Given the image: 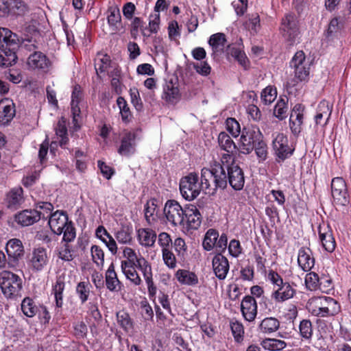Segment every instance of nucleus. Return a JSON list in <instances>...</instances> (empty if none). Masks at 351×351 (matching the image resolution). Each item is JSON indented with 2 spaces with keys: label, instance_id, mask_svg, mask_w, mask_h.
<instances>
[{
  "label": "nucleus",
  "instance_id": "nucleus-1",
  "mask_svg": "<svg viewBox=\"0 0 351 351\" xmlns=\"http://www.w3.org/2000/svg\"><path fill=\"white\" fill-rule=\"evenodd\" d=\"M19 48L17 34L5 27H0V66L8 67L16 62Z\"/></svg>",
  "mask_w": 351,
  "mask_h": 351
},
{
  "label": "nucleus",
  "instance_id": "nucleus-2",
  "mask_svg": "<svg viewBox=\"0 0 351 351\" xmlns=\"http://www.w3.org/2000/svg\"><path fill=\"white\" fill-rule=\"evenodd\" d=\"M271 148L275 161L278 164L290 158L295 152V147L289 145L287 136L283 133L273 134Z\"/></svg>",
  "mask_w": 351,
  "mask_h": 351
},
{
  "label": "nucleus",
  "instance_id": "nucleus-3",
  "mask_svg": "<svg viewBox=\"0 0 351 351\" xmlns=\"http://www.w3.org/2000/svg\"><path fill=\"white\" fill-rule=\"evenodd\" d=\"M280 33L289 45L293 46L300 32L299 21L294 14L289 13L281 19Z\"/></svg>",
  "mask_w": 351,
  "mask_h": 351
},
{
  "label": "nucleus",
  "instance_id": "nucleus-4",
  "mask_svg": "<svg viewBox=\"0 0 351 351\" xmlns=\"http://www.w3.org/2000/svg\"><path fill=\"white\" fill-rule=\"evenodd\" d=\"M264 138L258 127L250 125L244 127L240 138L239 152L243 154H250L256 143Z\"/></svg>",
  "mask_w": 351,
  "mask_h": 351
},
{
  "label": "nucleus",
  "instance_id": "nucleus-5",
  "mask_svg": "<svg viewBox=\"0 0 351 351\" xmlns=\"http://www.w3.org/2000/svg\"><path fill=\"white\" fill-rule=\"evenodd\" d=\"M199 178L195 172L189 173L181 178L180 182V191L182 196L188 201L195 199L203 189L199 182Z\"/></svg>",
  "mask_w": 351,
  "mask_h": 351
},
{
  "label": "nucleus",
  "instance_id": "nucleus-6",
  "mask_svg": "<svg viewBox=\"0 0 351 351\" xmlns=\"http://www.w3.org/2000/svg\"><path fill=\"white\" fill-rule=\"evenodd\" d=\"M163 213L172 226H184V207H182L176 200H167L163 208Z\"/></svg>",
  "mask_w": 351,
  "mask_h": 351
},
{
  "label": "nucleus",
  "instance_id": "nucleus-7",
  "mask_svg": "<svg viewBox=\"0 0 351 351\" xmlns=\"http://www.w3.org/2000/svg\"><path fill=\"white\" fill-rule=\"evenodd\" d=\"M331 193L335 204L346 206L350 203L347 184L341 177H335L331 181Z\"/></svg>",
  "mask_w": 351,
  "mask_h": 351
},
{
  "label": "nucleus",
  "instance_id": "nucleus-8",
  "mask_svg": "<svg viewBox=\"0 0 351 351\" xmlns=\"http://www.w3.org/2000/svg\"><path fill=\"white\" fill-rule=\"evenodd\" d=\"M38 22L32 20L23 31V50L31 52L38 49V43L41 34L38 29Z\"/></svg>",
  "mask_w": 351,
  "mask_h": 351
},
{
  "label": "nucleus",
  "instance_id": "nucleus-9",
  "mask_svg": "<svg viewBox=\"0 0 351 351\" xmlns=\"http://www.w3.org/2000/svg\"><path fill=\"white\" fill-rule=\"evenodd\" d=\"M227 184L234 191H241L245 184V176L241 167L232 162L226 166Z\"/></svg>",
  "mask_w": 351,
  "mask_h": 351
},
{
  "label": "nucleus",
  "instance_id": "nucleus-10",
  "mask_svg": "<svg viewBox=\"0 0 351 351\" xmlns=\"http://www.w3.org/2000/svg\"><path fill=\"white\" fill-rule=\"evenodd\" d=\"M212 172H206V176H213V189H224L227 187V170L226 167L220 162L215 161L211 165Z\"/></svg>",
  "mask_w": 351,
  "mask_h": 351
},
{
  "label": "nucleus",
  "instance_id": "nucleus-11",
  "mask_svg": "<svg viewBox=\"0 0 351 351\" xmlns=\"http://www.w3.org/2000/svg\"><path fill=\"white\" fill-rule=\"evenodd\" d=\"M137 134L131 131H126L121 136L120 145L117 149V153L125 157H130L136 153Z\"/></svg>",
  "mask_w": 351,
  "mask_h": 351
},
{
  "label": "nucleus",
  "instance_id": "nucleus-12",
  "mask_svg": "<svg viewBox=\"0 0 351 351\" xmlns=\"http://www.w3.org/2000/svg\"><path fill=\"white\" fill-rule=\"evenodd\" d=\"M70 221L66 211L57 210L50 215L48 224L54 234L60 235Z\"/></svg>",
  "mask_w": 351,
  "mask_h": 351
},
{
  "label": "nucleus",
  "instance_id": "nucleus-13",
  "mask_svg": "<svg viewBox=\"0 0 351 351\" xmlns=\"http://www.w3.org/2000/svg\"><path fill=\"white\" fill-rule=\"evenodd\" d=\"M227 56L232 57L244 70L250 67V62L243 49L242 45L229 44L225 49Z\"/></svg>",
  "mask_w": 351,
  "mask_h": 351
},
{
  "label": "nucleus",
  "instance_id": "nucleus-14",
  "mask_svg": "<svg viewBox=\"0 0 351 351\" xmlns=\"http://www.w3.org/2000/svg\"><path fill=\"white\" fill-rule=\"evenodd\" d=\"M184 213V225L189 229H198L201 226L202 217L197 206L191 204H186Z\"/></svg>",
  "mask_w": 351,
  "mask_h": 351
},
{
  "label": "nucleus",
  "instance_id": "nucleus-15",
  "mask_svg": "<svg viewBox=\"0 0 351 351\" xmlns=\"http://www.w3.org/2000/svg\"><path fill=\"white\" fill-rule=\"evenodd\" d=\"M317 229L323 248L328 252H332L336 247V241L330 226L328 224H319Z\"/></svg>",
  "mask_w": 351,
  "mask_h": 351
},
{
  "label": "nucleus",
  "instance_id": "nucleus-16",
  "mask_svg": "<svg viewBox=\"0 0 351 351\" xmlns=\"http://www.w3.org/2000/svg\"><path fill=\"white\" fill-rule=\"evenodd\" d=\"M71 100V110L73 122H77L80 117L81 108L80 104L83 101L84 95L83 89L80 84H75L73 87Z\"/></svg>",
  "mask_w": 351,
  "mask_h": 351
},
{
  "label": "nucleus",
  "instance_id": "nucleus-17",
  "mask_svg": "<svg viewBox=\"0 0 351 351\" xmlns=\"http://www.w3.org/2000/svg\"><path fill=\"white\" fill-rule=\"evenodd\" d=\"M315 263L312 250L308 247H302L298 250V263L299 267L304 271H311Z\"/></svg>",
  "mask_w": 351,
  "mask_h": 351
},
{
  "label": "nucleus",
  "instance_id": "nucleus-18",
  "mask_svg": "<svg viewBox=\"0 0 351 351\" xmlns=\"http://www.w3.org/2000/svg\"><path fill=\"white\" fill-rule=\"evenodd\" d=\"M32 53L28 56L27 65L31 69H47L49 64V60L43 52L32 50Z\"/></svg>",
  "mask_w": 351,
  "mask_h": 351
},
{
  "label": "nucleus",
  "instance_id": "nucleus-19",
  "mask_svg": "<svg viewBox=\"0 0 351 351\" xmlns=\"http://www.w3.org/2000/svg\"><path fill=\"white\" fill-rule=\"evenodd\" d=\"M16 110L14 104L8 99L0 101V124H8L15 116Z\"/></svg>",
  "mask_w": 351,
  "mask_h": 351
},
{
  "label": "nucleus",
  "instance_id": "nucleus-20",
  "mask_svg": "<svg viewBox=\"0 0 351 351\" xmlns=\"http://www.w3.org/2000/svg\"><path fill=\"white\" fill-rule=\"evenodd\" d=\"M241 310L245 320L254 321L257 315V304L255 299L250 295L245 296L241 302Z\"/></svg>",
  "mask_w": 351,
  "mask_h": 351
},
{
  "label": "nucleus",
  "instance_id": "nucleus-21",
  "mask_svg": "<svg viewBox=\"0 0 351 351\" xmlns=\"http://www.w3.org/2000/svg\"><path fill=\"white\" fill-rule=\"evenodd\" d=\"M213 267L216 276L224 279L229 270V263L226 257L221 254H217L213 260Z\"/></svg>",
  "mask_w": 351,
  "mask_h": 351
},
{
  "label": "nucleus",
  "instance_id": "nucleus-22",
  "mask_svg": "<svg viewBox=\"0 0 351 351\" xmlns=\"http://www.w3.org/2000/svg\"><path fill=\"white\" fill-rule=\"evenodd\" d=\"M48 262L47 250L43 247L34 248L30 258L31 265L36 270H40Z\"/></svg>",
  "mask_w": 351,
  "mask_h": 351
},
{
  "label": "nucleus",
  "instance_id": "nucleus-23",
  "mask_svg": "<svg viewBox=\"0 0 351 351\" xmlns=\"http://www.w3.org/2000/svg\"><path fill=\"white\" fill-rule=\"evenodd\" d=\"M21 7V0L0 1V17L19 15Z\"/></svg>",
  "mask_w": 351,
  "mask_h": 351
},
{
  "label": "nucleus",
  "instance_id": "nucleus-24",
  "mask_svg": "<svg viewBox=\"0 0 351 351\" xmlns=\"http://www.w3.org/2000/svg\"><path fill=\"white\" fill-rule=\"evenodd\" d=\"M158 200L156 198L149 199L144 205L145 219L149 225L158 221Z\"/></svg>",
  "mask_w": 351,
  "mask_h": 351
},
{
  "label": "nucleus",
  "instance_id": "nucleus-25",
  "mask_svg": "<svg viewBox=\"0 0 351 351\" xmlns=\"http://www.w3.org/2000/svg\"><path fill=\"white\" fill-rule=\"evenodd\" d=\"M156 232L151 228H139L137 230V239L139 243L145 247H152L156 239Z\"/></svg>",
  "mask_w": 351,
  "mask_h": 351
},
{
  "label": "nucleus",
  "instance_id": "nucleus-26",
  "mask_svg": "<svg viewBox=\"0 0 351 351\" xmlns=\"http://www.w3.org/2000/svg\"><path fill=\"white\" fill-rule=\"evenodd\" d=\"M306 309L313 316L319 318L335 317L341 312V308L335 309V308H332V306H330V308L319 307L308 304H306Z\"/></svg>",
  "mask_w": 351,
  "mask_h": 351
},
{
  "label": "nucleus",
  "instance_id": "nucleus-27",
  "mask_svg": "<svg viewBox=\"0 0 351 351\" xmlns=\"http://www.w3.org/2000/svg\"><path fill=\"white\" fill-rule=\"evenodd\" d=\"M226 43V37L223 33L214 34L210 36L208 40V44L212 48L213 54L225 52Z\"/></svg>",
  "mask_w": 351,
  "mask_h": 351
},
{
  "label": "nucleus",
  "instance_id": "nucleus-28",
  "mask_svg": "<svg viewBox=\"0 0 351 351\" xmlns=\"http://www.w3.org/2000/svg\"><path fill=\"white\" fill-rule=\"evenodd\" d=\"M107 21L112 31L119 30L121 26V16L117 5L110 6L107 10Z\"/></svg>",
  "mask_w": 351,
  "mask_h": 351
},
{
  "label": "nucleus",
  "instance_id": "nucleus-29",
  "mask_svg": "<svg viewBox=\"0 0 351 351\" xmlns=\"http://www.w3.org/2000/svg\"><path fill=\"white\" fill-rule=\"evenodd\" d=\"M306 304L319 307L330 308V306H332L335 308V309L341 308L339 303L336 300L324 295L312 297L308 300Z\"/></svg>",
  "mask_w": 351,
  "mask_h": 351
},
{
  "label": "nucleus",
  "instance_id": "nucleus-30",
  "mask_svg": "<svg viewBox=\"0 0 351 351\" xmlns=\"http://www.w3.org/2000/svg\"><path fill=\"white\" fill-rule=\"evenodd\" d=\"M22 199V187L12 189L6 195L5 202L8 208L15 210L20 207Z\"/></svg>",
  "mask_w": 351,
  "mask_h": 351
},
{
  "label": "nucleus",
  "instance_id": "nucleus-31",
  "mask_svg": "<svg viewBox=\"0 0 351 351\" xmlns=\"http://www.w3.org/2000/svg\"><path fill=\"white\" fill-rule=\"evenodd\" d=\"M313 325L309 319H302L298 326V332L301 339L310 343L313 337Z\"/></svg>",
  "mask_w": 351,
  "mask_h": 351
},
{
  "label": "nucleus",
  "instance_id": "nucleus-32",
  "mask_svg": "<svg viewBox=\"0 0 351 351\" xmlns=\"http://www.w3.org/2000/svg\"><path fill=\"white\" fill-rule=\"evenodd\" d=\"M119 326L125 332H132L134 328V322L130 314L125 310H121L116 313Z\"/></svg>",
  "mask_w": 351,
  "mask_h": 351
},
{
  "label": "nucleus",
  "instance_id": "nucleus-33",
  "mask_svg": "<svg viewBox=\"0 0 351 351\" xmlns=\"http://www.w3.org/2000/svg\"><path fill=\"white\" fill-rule=\"evenodd\" d=\"M163 95V99L169 103L177 102L180 97L178 86L172 81L167 82L164 86Z\"/></svg>",
  "mask_w": 351,
  "mask_h": 351
},
{
  "label": "nucleus",
  "instance_id": "nucleus-34",
  "mask_svg": "<svg viewBox=\"0 0 351 351\" xmlns=\"http://www.w3.org/2000/svg\"><path fill=\"white\" fill-rule=\"evenodd\" d=\"M176 278L184 285H195L198 283L197 276L193 271L186 269H178L176 273Z\"/></svg>",
  "mask_w": 351,
  "mask_h": 351
},
{
  "label": "nucleus",
  "instance_id": "nucleus-35",
  "mask_svg": "<svg viewBox=\"0 0 351 351\" xmlns=\"http://www.w3.org/2000/svg\"><path fill=\"white\" fill-rule=\"evenodd\" d=\"M332 112V107L330 106L329 102L326 100H322L319 102L317 109V114L315 117V121L316 125L322 123V120L324 117H326V120L324 123V125L328 123Z\"/></svg>",
  "mask_w": 351,
  "mask_h": 351
},
{
  "label": "nucleus",
  "instance_id": "nucleus-36",
  "mask_svg": "<svg viewBox=\"0 0 351 351\" xmlns=\"http://www.w3.org/2000/svg\"><path fill=\"white\" fill-rule=\"evenodd\" d=\"M41 219H47V217H45V213L36 208L23 210V226L33 225Z\"/></svg>",
  "mask_w": 351,
  "mask_h": 351
},
{
  "label": "nucleus",
  "instance_id": "nucleus-37",
  "mask_svg": "<svg viewBox=\"0 0 351 351\" xmlns=\"http://www.w3.org/2000/svg\"><path fill=\"white\" fill-rule=\"evenodd\" d=\"M280 328V322L278 319L272 317L263 319L258 326L260 332L270 334L276 332Z\"/></svg>",
  "mask_w": 351,
  "mask_h": 351
},
{
  "label": "nucleus",
  "instance_id": "nucleus-38",
  "mask_svg": "<svg viewBox=\"0 0 351 351\" xmlns=\"http://www.w3.org/2000/svg\"><path fill=\"white\" fill-rule=\"evenodd\" d=\"M6 252L10 258L16 261L22 254V242L18 239H10L5 247Z\"/></svg>",
  "mask_w": 351,
  "mask_h": 351
},
{
  "label": "nucleus",
  "instance_id": "nucleus-39",
  "mask_svg": "<svg viewBox=\"0 0 351 351\" xmlns=\"http://www.w3.org/2000/svg\"><path fill=\"white\" fill-rule=\"evenodd\" d=\"M130 263L121 262V269L126 278L130 280L134 285H139L141 280L139 274L136 271L135 266Z\"/></svg>",
  "mask_w": 351,
  "mask_h": 351
},
{
  "label": "nucleus",
  "instance_id": "nucleus-40",
  "mask_svg": "<svg viewBox=\"0 0 351 351\" xmlns=\"http://www.w3.org/2000/svg\"><path fill=\"white\" fill-rule=\"evenodd\" d=\"M288 100L287 96H280L274 106V114L279 120L282 121L287 117Z\"/></svg>",
  "mask_w": 351,
  "mask_h": 351
},
{
  "label": "nucleus",
  "instance_id": "nucleus-41",
  "mask_svg": "<svg viewBox=\"0 0 351 351\" xmlns=\"http://www.w3.org/2000/svg\"><path fill=\"white\" fill-rule=\"evenodd\" d=\"M342 27L343 24L339 21L338 18L332 19L325 33L326 38L329 40L339 38Z\"/></svg>",
  "mask_w": 351,
  "mask_h": 351
},
{
  "label": "nucleus",
  "instance_id": "nucleus-42",
  "mask_svg": "<svg viewBox=\"0 0 351 351\" xmlns=\"http://www.w3.org/2000/svg\"><path fill=\"white\" fill-rule=\"evenodd\" d=\"M218 143L221 149L228 153H234L237 147L231 137L225 132H221L218 136Z\"/></svg>",
  "mask_w": 351,
  "mask_h": 351
},
{
  "label": "nucleus",
  "instance_id": "nucleus-43",
  "mask_svg": "<svg viewBox=\"0 0 351 351\" xmlns=\"http://www.w3.org/2000/svg\"><path fill=\"white\" fill-rule=\"evenodd\" d=\"M261 345L269 351H282L287 347V343L281 339L266 338L261 342Z\"/></svg>",
  "mask_w": 351,
  "mask_h": 351
},
{
  "label": "nucleus",
  "instance_id": "nucleus-44",
  "mask_svg": "<svg viewBox=\"0 0 351 351\" xmlns=\"http://www.w3.org/2000/svg\"><path fill=\"white\" fill-rule=\"evenodd\" d=\"M117 104L120 110L122 121L125 123H130L133 115L126 100L124 97L120 96L117 99Z\"/></svg>",
  "mask_w": 351,
  "mask_h": 351
},
{
  "label": "nucleus",
  "instance_id": "nucleus-45",
  "mask_svg": "<svg viewBox=\"0 0 351 351\" xmlns=\"http://www.w3.org/2000/svg\"><path fill=\"white\" fill-rule=\"evenodd\" d=\"M132 226H122L116 232L115 237L119 243L128 244L132 241Z\"/></svg>",
  "mask_w": 351,
  "mask_h": 351
},
{
  "label": "nucleus",
  "instance_id": "nucleus-46",
  "mask_svg": "<svg viewBox=\"0 0 351 351\" xmlns=\"http://www.w3.org/2000/svg\"><path fill=\"white\" fill-rule=\"evenodd\" d=\"M219 237V232L217 230L210 228L207 230L204 239L203 240L202 245L204 250L210 251L213 250Z\"/></svg>",
  "mask_w": 351,
  "mask_h": 351
},
{
  "label": "nucleus",
  "instance_id": "nucleus-47",
  "mask_svg": "<svg viewBox=\"0 0 351 351\" xmlns=\"http://www.w3.org/2000/svg\"><path fill=\"white\" fill-rule=\"evenodd\" d=\"M295 290L293 287H279L278 289L273 293V297L277 302H284L293 297Z\"/></svg>",
  "mask_w": 351,
  "mask_h": 351
},
{
  "label": "nucleus",
  "instance_id": "nucleus-48",
  "mask_svg": "<svg viewBox=\"0 0 351 351\" xmlns=\"http://www.w3.org/2000/svg\"><path fill=\"white\" fill-rule=\"evenodd\" d=\"M291 68L294 70V82L298 84L299 82H307L309 80L311 65Z\"/></svg>",
  "mask_w": 351,
  "mask_h": 351
},
{
  "label": "nucleus",
  "instance_id": "nucleus-49",
  "mask_svg": "<svg viewBox=\"0 0 351 351\" xmlns=\"http://www.w3.org/2000/svg\"><path fill=\"white\" fill-rule=\"evenodd\" d=\"M138 269L143 274L147 285H153L152 274L150 265L144 258H140L138 261Z\"/></svg>",
  "mask_w": 351,
  "mask_h": 351
},
{
  "label": "nucleus",
  "instance_id": "nucleus-50",
  "mask_svg": "<svg viewBox=\"0 0 351 351\" xmlns=\"http://www.w3.org/2000/svg\"><path fill=\"white\" fill-rule=\"evenodd\" d=\"M56 134L60 138L59 145L62 148L65 149L69 142L67 128L64 122L58 121L55 128Z\"/></svg>",
  "mask_w": 351,
  "mask_h": 351
},
{
  "label": "nucleus",
  "instance_id": "nucleus-51",
  "mask_svg": "<svg viewBox=\"0 0 351 351\" xmlns=\"http://www.w3.org/2000/svg\"><path fill=\"white\" fill-rule=\"evenodd\" d=\"M230 326L234 341L237 343L242 342L244 337V328L243 324L236 319H232L230 322Z\"/></svg>",
  "mask_w": 351,
  "mask_h": 351
},
{
  "label": "nucleus",
  "instance_id": "nucleus-52",
  "mask_svg": "<svg viewBox=\"0 0 351 351\" xmlns=\"http://www.w3.org/2000/svg\"><path fill=\"white\" fill-rule=\"evenodd\" d=\"M277 97L276 88L273 86H267L261 92V98L265 105L271 104Z\"/></svg>",
  "mask_w": 351,
  "mask_h": 351
},
{
  "label": "nucleus",
  "instance_id": "nucleus-53",
  "mask_svg": "<svg viewBox=\"0 0 351 351\" xmlns=\"http://www.w3.org/2000/svg\"><path fill=\"white\" fill-rule=\"evenodd\" d=\"M111 63L110 57L107 54L102 55V57L95 60V68L97 75L105 74Z\"/></svg>",
  "mask_w": 351,
  "mask_h": 351
},
{
  "label": "nucleus",
  "instance_id": "nucleus-54",
  "mask_svg": "<svg viewBox=\"0 0 351 351\" xmlns=\"http://www.w3.org/2000/svg\"><path fill=\"white\" fill-rule=\"evenodd\" d=\"M174 248L178 259L184 261L187 254V246L184 240L180 237L176 238L172 244V248Z\"/></svg>",
  "mask_w": 351,
  "mask_h": 351
},
{
  "label": "nucleus",
  "instance_id": "nucleus-55",
  "mask_svg": "<svg viewBox=\"0 0 351 351\" xmlns=\"http://www.w3.org/2000/svg\"><path fill=\"white\" fill-rule=\"evenodd\" d=\"M254 150L259 162H264L268 158V146L264 138L255 144Z\"/></svg>",
  "mask_w": 351,
  "mask_h": 351
},
{
  "label": "nucleus",
  "instance_id": "nucleus-56",
  "mask_svg": "<svg viewBox=\"0 0 351 351\" xmlns=\"http://www.w3.org/2000/svg\"><path fill=\"white\" fill-rule=\"evenodd\" d=\"M289 64L291 67L311 65L309 60L306 58L304 52L302 50L298 51L294 54Z\"/></svg>",
  "mask_w": 351,
  "mask_h": 351
},
{
  "label": "nucleus",
  "instance_id": "nucleus-57",
  "mask_svg": "<svg viewBox=\"0 0 351 351\" xmlns=\"http://www.w3.org/2000/svg\"><path fill=\"white\" fill-rule=\"evenodd\" d=\"M38 308L32 299L28 297L23 298V315L32 317L37 314Z\"/></svg>",
  "mask_w": 351,
  "mask_h": 351
},
{
  "label": "nucleus",
  "instance_id": "nucleus-58",
  "mask_svg": "<svg viewBox=\"0 0 351 351\" xmlns=\"http://www.w3.org/2000/svg\"><path fill=\"white\" fill-rule=\"evenodd\" d=\"M20 280L19 276L9 271H3L0 273V285H12Z\"/></svg>",
  "mask_w": 351,
  "mask_h": 351
},
{
  "label": "nucleus",
  "instance_id": "nucleus-59",
  "mask_svg": "<svg viewBox=\"0 0 351 351\" xmlns=\"http://www.w3.org/2000/svg\"><path fill=\"white\" fill-rule=\"evenodd\" d=\"M171 249L172 248L162 250V255L165 264L169 268L174 269L177 265V258Z\"/></svg>",
  "mask_w": 351,
  "mask_h": 351
},
{
  "label": "nucleus",
  "instance_id": "nucleus-60",
  "mask_svg": "<svg viewBox=\"0 0 351 351\" xmlns=\"http://www.w3.org/2000/svg\"><path fill=\"white\" fill-rule=\"evenodd\" d=\"M254 256L256 265V269L258 271L266 274L265 263L267 261L265 258V253L263 250L260 251H254Z\"/></svg>",
  "mask_w": 351,
  "mask_h": 351
},
{
  "label": "nucleus",
  "instance_id": "nucleus-61",
  "mask_svg": "<svg viewBox=\"0 0 351 351\" xmlns=\"http://www.w3.org/2000/svg\"><path fill=\"white\" fill-rule=\"evenodd\" d=\"M62 234V241L65 243H70L75 239L76 229L71 220L65 226V228H64Z\"/></svg>",
  "mask_w": 351,
  "mask_h": 351
},
{
  "label": "nucleus",
  "instance_id": "nucleus-62",
  "mask_svg": "<svg viewBox=\"0 0 351 351\" xmlns=\"http://www.w3.org/2000/svg\"><path fill=\"white\" fill-rule=\"evenodd\" d=\"M93 261L98 266L103 265L104 263V252L101 247L93 245L90 248Z\"/></svg>",
  "mask_w": 351,
  "mask_h": 351
},
{
  "label": "nucleus",
  "instance_id": "nucleus-63",
  "mask_svg": "<svg viewBox=\"0 0 351 351\" xmlns=\"http://www.w3.org/2000/svg\"><path fill=\"white\" fill-rule=\"evenodd\" d=\"M226 130L231 134L233 137L239 136L241 133L239 123L234 118H228L226 121Z\"/></svg>",
  "mask_w": 351,
  "mask_h": 351
},
{
  "label": "nucleus",
  "instance_id": "nucleus-64",
  "mask_svg": "<svg viewBox=\"0 0 351 351\" xmlns=\"http://www.w3.org/2000/svg\"><path fill=\"white\" fill-rule=\"evenodd\" d=\"M144 24L145 23L141 18L137 16L132 18L130 24V34L132 38H137L139 30L141 31L145 27Z\"/></svg>",
  "mask_w": 351,
  "mask_h": 351
}]
</instances>
